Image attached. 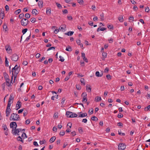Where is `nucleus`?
<instances>
[{
    "label": "nucleus",
    "mask_w": 150,
    "mask_h": 150,
    "mask_svg": "<svg viewBox=\"0 0 150 150\" xmlns=\"http://www.w3.org/2000/svg\"><path fill=\"white\" fill-rule=\"evenodd\" d=\"M20 70L18 68V66L17 65H16L14 67L12 68V73L13 75H14V76H11V83L13 84V83H14L15 81V80L16 77L15 76V75L16 74V76L18 74L19 71Z\"/></svg>",
    "instance_id": "obj_1"
},
{
    "label": "nucleus",
    "mask_w": 150,
    "mask_h": 150,
    "mask_svg": "<svg viewBox=\"0 0 150 150\" xmlns=\"http://www.w3.org/2000/svg\"><path fill=\"white\" fill-rule=\"evenodd\" d=\"M66 115L68 117H76L78 116L76 114L69 111L66 112Z\"/></svg>",
    "instance_id": "obj_2"
},
{
    "label": "nucleus",
    "mask_w": 150,
    "mask_h": 150,
    "mask_svg": "<svg viewBox=\"0 0 150 150\" xmlns=\"http://www.w3.org/2000/svg\"><path fill=\"white\" fill-rule=\"evenodd\" d=\"M19 117V116L17 114L13 113L11 115L10 118L11 119H10V120H18Z\"/></svg>",
    "instance_id": "obj_3"
},
{
    "label": "nucleus",
    "mask_w": 150,
    "mask_h": 150,
    "mask_svg": "<svg viewBox=\"0 0 150 150\" xmlns=\"http://www.w3.org/2000/svg\"><path fill=\"white\" fill-rule=\"evenodd\" d=\"M29 22V21L26 18H23L21 21V25L23 26L27 25Z\"/></svg>",
    "instance_id": "obj_4"
},
{
    "label": "nucleus",
    "mask_w": 150,
    "mask_h": 150,
    "mask_svg": "<svg viewBox=\"0 0 150 150\" xmlns=\"http://www.w3.org/2000/svg\"><path fill=\"white\" fill-rule=\"evenodd\" d=\"M3 75L6 82L7 83H8V84H7L9 85V76L8 75L6 72H5L3 73Z\"/></svg>",
    "instance_id": "obj_5"
},
{
    "label": "nucleus",
    "mask_w": 150,
    "mask_h": 150,
    "mask_svg": "<svg viewBox=\"0 0 150 150\" xmlns=\"http://www.w3.org/2000/svg\"><path fill=\"white\" fill-rule=\"evenodd\" d=\"M125 148V144L123 143L120 144L118 145L119 150H124Z\"/></svg>",
    "instance_id": "obj_6"
},
{
    "label": "nucleus",
    "mask_w": 150,
    "mask_h": 150,
    "mask_svg": "<svg viewBox=\"0 0 150 150\" xmlns=\"http://www.w3.org/2000/svg\"><path fill=\"white\" fill-rule=\"evenodd\" d=\"M9 98L8 101L7 108L6 111V116L8 117L9 115Z\"/></svg>",
    "instance_id": "obj_7"
},
{
    "label": "nucleus",
    "mask_w": 150,
    "mask_h": 150,
    "mask_svg": "<svg viewBox=\"0 0 150 150\" xmlns=\"http://www.w3.org/2000/svg\"><path fill=\"white\" fill-rule=\"evenodd\" d=\"M17 126V125L16 122H12L10 124V127L12 128V129H16Z\"/></svg>",
    "instance_id": "obj_8"
},
{
    "label": "nucleus",
    "mask_w": 150,
    "mask_h": 150,
    "mask_svg": "<svg viewBox=\"0 0 150 150\" xmlns=\"http://www.w3.org/2000/svg\"><path fill=\"white\" fill-rule=\"evenodd\" d=\"M18 59V56L16 54H14L11 57V59L12 61H16Z\"/></svg>",
    "instance_id": "obj_9"
},
{
    "label": "nucleus",
    "mask_w": 150,
    "mask_h": 150,
    "mask_svg": "<svg viewBox=\"0 0 150 150\" xmlns=\"http://www.w3.org/2000/svg\"><path fill=\"white\" fill-rule=\"evenodd\" d=\"M20 132V131H19V129H12L11 131V133L13 134L14 135H19V134H18V133Z\"/></svg>",
    "instance_id": "obj_10"
},
{
    "label": "nucleus",
    "mask_w": 150,
    "mask_h": 150,
    "mask_svg": "<svg viewBox=\"0 0 150 150\" xmlns=\"http://www.w3.org/2000/svg\"><path fill=\"white\" fill-rule=\"evenodd\" d=\"M21 104V102L19 101V100L17 102L16 105V110H17L20 108Z\"/></svg>",
    "instance_id": "obj_11"
},
{
    "label": "nucleus",
    "mask_w": 150,
    "mask_h": 150,
    "mask_svg": "<svg viewBox=\"0 0 150 150\" xmlns=\"http://www.w3.org/2000/svg\"><path fill=\"white\" fill-rule=\"evenodd\" d=\"M61 26H60V27L59 28V30H64V31H65L66 30V26L65 25H61Z\"/></svg>",
    "instance_id": "obj_12"
},
{
    "label": "nucleus",
    "mask_w": 150,
    "mask_h": 150,
    "mask_svg": "<svg viewBox=\"0 0 150 150\" xmlns=\"http://www.w3.org/2000/svg\"><path fill=\"white\" fill-rule=\"evenodd\" d=\"M87 114L86 112H84L83 113H82V114H81L79 115L78 117H86L87 116Z\"/></svg>",
    "instance_id": "obj_13"
},
{
    "label": "nucleus",
    "mask_w": 150,
    "mask_h": 150,
    "mask_svg": "<svg viewBox=\"0 0 150 150\" xmlns=\"http://www.w3.org/2000/svg\"><path fill=\"white\" fill-rule=\"evenodd\" d=\"M86 89L89 92H90L91 91V86L90 85L87 84L86 86Z\"/></svg>",
    "instance_id": "obj_14"
},
{
    "label": "nucleus",
    "mask_w": 150,
    "mask_h": 150,
    "mask_svg": "<svg viewBox=\"0 0 150 150\" xmlns=\"http://www.w3.org/2000/svg\"><path fill=\"white\" fill-rule=\"evenodd\" d=\"M7 84H8V83L6 82L2 84V87L3 88V90H4L5 88V86L6 85L8 87L9 86V85H8Z\"/></svg>",
    "instance_id": "obj_15"
},
{
    "label": "nucleus",
    "mask_w": 150,
    "mask_h": 150,
    "mask_svg": "<svg viewBox=\"0 0 150 150\" xmlns=\"http://www.w3.org/2000/svg\"><path fill=\"white\" fill-rule=\"evenodd\" d=\"M51 10L50 8H47L46 9V13L49 16L51 14Z\"/></svg>",
    "instance_id": "obj_16"
},
{
    "label": "nucleus",
    "mask_w": 150,
    "mask_h": 150,
    "mask_svg": "<svg viewBox=\"0 0 150 150\" xmlns=\"http://www.w3.org/2000/svg\"><path fill=\"white\" fill-rule=\"evenodd\" d=\"M101 100V97H99L98 96H97L95 97V101L96 102H97Z\"/></svg>",
    "instance_id": "obj_17"
},
{
    "label": "nucleus",
    "mask_w": 150,
    "mask_h": 150,
    "mask_svg": "<svg viewBox=\"0 0 150 150\" xmlns=\"http://www.w3.org/2000/svg\"><path fill=\"white\" fill-rule=\"evenodd\" d=\"M66 50L67 51L70 52L72 50V49L71 46L68 45L67 47Z\"/></svg>",
    "instance_id": "obj_18"
},
{
    "label": "nucleus",
    "mask_w": 150,
    "mask_h": 150,
    "mask_svg": "<svg viewBox=\"0 0 150 150\" xmlns=\"http://www.w3.org/2000/svg\"><path fill=\"white\" fill-rule=\"evenodd\" d=\"M73 31H69L67 33H65V35H67L68 36H71L74 33Z\"/></svg>",
    "instance_id": "obj_19"
},
{
    "label": "nucleus",
    "mask_w": 150,
    "mask_h": 150,
    "mask_svg": "<svg viewBox=\"0 0 150 150\" xmlns=\"http://www.w3.org/2000/svg\"><path fill=\"white\" fill-rule=\"evenodd\" d=\"M43 3V2L42 1L40 0L39 1L38 3V5L39 6L40 8H41L42 7Z\"/></svg>",
    "instance_id": "obj_20"
},
{
    "label": "nucleus",
    "mask_w": 150,
    "mask_h": 150,
    "mask_svg": "<svg viewBox=\"0 0 150 150\" xmlns=\"http://www.w3.org/2000/svg\"><path fill=\"white\" fill-rule=\"evenodd\" d=\"M3 28L4 31V32H6L7 31H8V29L7 28V25H6L4 24L3 25Z\"/></svg>",
    "instance_id": "obj_21"
},
{
    "label": "nucleus",
    "mask_w": 150,
    "mask_h": 150,
    "mask_svg": "<svg viewBox=\"0 0 150 150\" xmlns=\"http://www.w3.org/2000/svg\"><path fill=\"white\" fill-rule=\"evenodd\" d=\"M91 120H93V121H97L98 120V118L97 117H96L94 116L92 117H91Z\"/></svg>",
    "instance_id": "obj_22"
},
{
    "label": "nucleus",
    "mask_w": 150,
    "mask_h": 150,
    "mask_svg": "<svg viewBox=\"0 0 150 150\" xmlns=\"http://www.w3.org/2000/svg\"><path fill=\"white\" fill-rule=\"evenodd\" d=\"M55 139V136H53L50 138V139L49 140V141L50 142L52 143L54 141Z\"/></svg>",
    "instance_id": "obj_23"
},
{
    "label": "nucleus",
    "mask_w": 150,
    "mask_h": 150,
    "mask_svg": "<svg viewBox=\"0 0 150 150\" xmlns=\"http://www.w3.org/2000/svg\"><path fill=\"white\" fill-rule=\"evenodd\" d=\"M21 9H18L17 10L15 11V12H14V13L16 15H17L18 14H19L21 12Z\"/></svg>",
    "instance_id": "obj_24"
},
{
    "label": "nucleus",
    "mask_w": 150,
    "mask_h": 150,
    "mask_svg": "<svg viewBox=\"0 0 150 150\" xmlns=\"http://www.w3.org/2000/svg\"><path fill=\"white\" fill-rule=\"evenodd\" d=\"M5 65L6 66H8V62L7 60V59L6 57H5Z\"/></svg>",
    "instance_id": "obj_25"
},
{
    "label": "nucleus",
    "mask_w": 150,
    "mask_h": 150,
    "mask_svg": "<svg viewBox=\"0 0 150 150\" xmlns=\"http://www.w3.org/2000/svg\"><path fill=\"white\" fill-rule=\"evenodd\" d=\"M118 19L119 21L121 22H122L123 21V18L122 16H119Z\"/></svg>",
    "instance_id": "obj_26"
},
{
    "label": "nucleus",
    "mask_w": 150,
    "mask_h": 150,
    "mask_svg": "<svg viewBox=\"0 0 150 150\" xmlns=\"http://www.w3.org/2000/svg\"><path fill=\"white\" fill-rule=\"evenodd\" d=\"M4 16V11H3V12H1V13L0 14V17L1 19H3Z\"/></svg>",
    "instance_id": "obj_27"
},
{
    "label": "nucleus",
    "mask_w": 150,
    "mask_h": 150,
    "mask_svg": "<svg viewBox=\"0 0 150 150\" xmlns=\"http://www.w3.org/2000/svg\"><path fill=\"white\" fill-rule=\"evenodd\" d=\"M17 140L18 141L21 142L23 143V141L22 140V138L20 136H18L17 138Z\"/></svg>",
    "instance_id": "obj_28"
},
{
    "label": "nucleus",
    "mask_w": 150,
    "mask_h": 150,
    "mask_svg": "<svg viewBox=\"0 0 150 150\" xmlns=\"http://www.w3.org/2000/svg\"><path fill=\"white\" fill-rule=\"evenodd\" d=\"M88 113L90 115L93 114V109L91 108L89 109L88 110Z\"/></svg>",
    "instance_id": "obj_29"
},
{
    "label": "nucleus",
    "mask_w": 150,
    "mask_h": 150,
    "mask_svg": "<svg viewBox=\"0 0 150 150\" xmlns=\"http://www.w3.org/2000/svg\"><path fill=\"white\" fill-rule=\"evenodd\" d=\"M9 45H6L5 46V48L6 51L8 53H9Z\"/></svg>",
    "instance_id": "obj_30"
},
{
    "label": "nucleus",
    "mask_w": 150,
    "mask_h": 150,
    "mask_svg": "<svg viewBox=\"0 0 150 150\" xmlns=\"http://www.w3.org/2000/svg\"><path fill=\"white\" fill-rule=\"evenodd\" d=\"M100 19L101 20V21H103L104 20V14L103 13H101L100 15Z\"/></svg>",
    "instance_id": "obj_31"
},
{
    "label": "nucleus",
    "mask_w": 150,
    "mask_h": 150,
    "mask_svg": "<svg viewBox=\"0 0 150 150\" xmlns=\"http://www.w3.org/2000/svg\"><path fill=\"white\" fill-rule=\"evenodd\" d=\"M76 88L78 90H80L81 88V87L79 85L76 84Z\"/></svg>",
    "instance_id": "obj_32"
},
{
    "label": "nucleus",
    "mask_w": 150,
    "mask_h": 150,
    "mask_svg": "<svg viewBox=\"0 0 150 150\" xmlns=\"http://www.w3.org/2000/svg\"><path fill=\"white\" fill-rule=\"evenodd\" d=\"M79 132V133H81L83 132L82 128L81 127H79L78 128Z\"/></svg>",
    "instance_id": "obj_33"
},
{
    "label": "nucleus",
    "mask_w": 150,
    "mask_h": 150,
    "mask_svg": "<svg viewBox=\"0 0 150 150\" xmlns=\"http://www.w3.org/2000/svg\"><path fill=\"white\" fill-rule=\"evenodd\" d=\"M36 12H37V11L35 9H33L32 11V13L33 14L35 13V15H37V13H36Z\"/></svg>",
    "instance_id": "obj_34"
},
{
    "label": "nucleus",
    "mask_w": 150,
    "mask_h": 150,
    "mask_svg": "<svg viewBox=\"0 0 150 150\" xmlns=\"http://www.w3.org/2000/svg\"><path fill=\"white\" fill-rule=\"evenodd\" d=\"M65 134V132L64 131H63L62 132H60L59 133V135L60 136H64Z\"/></svg>",
    "instance_id": "obj_35"
},
{
    "label": "nucleus",
    "mask_w": 150,
    "mask_h": 150,
    "mask_svg": "<svg viewBox=\"0 0 150 150\" xmlns=\"http://www.w3.org/2000/svg\"><path fill=\"white\" fill-rule=\"evenodd\" d=\"M24 16V14L23 13H21L19 15L18 18L20 19H21Z\"/></svg>",
    "instance_id": "obj_36"
},
{
    "label": "nucleus",
    "mask_w": 150,
    "mask_h": 150,
    "mask_svg": "<svg viewBox=\"0 0 150 150\" xmlns=\"http://www.w3.org/2000/svg\"><path fill=\"white\" fill-rule=\"evenodd\" d=\"M2 128L4 130H6V129H8L6 126L5 124H3L2 126Z\"/></svg>",
    "instance_id": "obj_37"
},
{
    "label": "nucleus",
    "mask_w": 150,
    "mask_h": 150,
    "mask_svg": "<svg viewBox=\"0 0 150 150\" xmlns=\"http://www.w3.org/2000/svg\"><path fill=\"white\" fill-rule=\"evenodd\" d=\"M81 82L84 85H85V82H84V79L82 78H81L80 80Z\"/></svg>",
    "instance_id": "obj_38"
},
{
    "label": "nucleus",
    "mask_w": 150,
    "mask_h": 150,
    "mask_svg": "<svg viewBox=\"0 0 150 150\" xmlns=\"http://www.w3.org/2000/svg\"><path fill=\"white\" fill-rule=\"evenodd\" d=\"M25 17L27 18H28L30 17V15L28 13H26L25 15Z\"/></svg>",
    "instance_id": "obj_39"
},
{
    "label": "nucleus",
    "mask_w": 150,
    "mask_h": 150,
    "mask_svg": "<svg viewBox=\"0 0 150 150\" xmlns=\"http://www.w3.org/2000/svg\"><path fill=\"white\" fill-rule=\"evenodd\" d=\"M56 4L58 8H62V6L60 4H59L57 2H56Z\"/></svg>",
    "instance_id": "obj_40"
},
{
    "label": "nucleus",
    "mask_w": 150,
    "mask_h": 150,
    "mask_svg": "<svg viewBox=\"0 0 150 150\" xmlns=\"http://www.w3.org/2000/svg\"><path fill=\"white\" fill-rule=\"evenodd\" d=\"M102 56L104 58H105L107 56V53L105 52H103Z\"/></svg>",
    "instance_id": "obj_41"
},
{
    "label": "nucleus",
    "mask_w": 150,
    "mask_h": 150,
    "mask_svg": "<svg viewBox=\"0 0 150 150\" xmlns=\"http://www.w3.org/2000/svg\"><path fill=\"white\" fill-rule=\"evenodd\" d=\"M58 115L57 112L55 113L54 115V117L55 118H57L58 117Z\"/></svg>",
    "instance_id": "obj_42"
},
{
    "label": "nucleus",
    "mask_w": 150,
    "mask_h": 150,
    "mask_svg": "<svg viewBox=\"0 0 150 150\" xmlns=\"http://www.w3.org/2000/svg\"><path fill=\"white\" fill-rule=\"evenodd\" d=\"M108 28L109 29H113V26L112 25H108Z\"/></svg>",
    "instance_id": "obj_43"
},
{
    "label": "nucleus",
    "mask_w": 150,
    "mask_h": 150,
    "mask_svg": "<svg viewBox=\"0 0 150 150\" xmlns=\"http://www.w3.org/2000/svg\"><path fill=\"white\" fill-rule=\"evenodd\" d=\"M59 58L60 59L59 60V61H61L62 62H63L64 61V59L61 56H59Z\"/></svg>",
    "instance_id": "obj_44"
},
{
    "label": "nucleus",
    "mask_w": 150,
    "mask_h": 150,
    "mask_svg": "<svg viewBox=\"0 0 150 150\" xmlns=\"http://www.w3.org/2000/svg\"><path fill=\"white\" fill-rule=\"evenodd\" d=\"M45 139L43 140L42 141H40V143L41 145L45 143Z\"/></svg>",
    "instance_id": "obj_45"
},
{
    "label": "nucleus",
    "mask_w": 150,
    "mask_h": 150,
    "mask_svg": "<svg viewBox=\"0 0 150 150\" xmlns=\"http://www.w3.org/2000/svg\"><path fill=\"white\" fill-rule=\"evenodd\" d=\"M95 74L96 76L98 77H100V73L98 71H96Z\"/></svg>",
    "instance_id": "obj_46"
},
{
    "label": "nucleus",
    "mask_w": 150,
    "mask_h": 150,
    "mask_svg": "<svg viewBox=\"0 0 150 150\" xmlns=\"http://www.w3.org/2000/svg\"><path fill=\"white\" fill-rule=\"evenodd\" d=\"M27 30L28 29L27 28H25L23 30L22 32L23 33V34H25L27 31Z\"/></svg>",
    "instance_id": "obj_47"
},
{
    "label": "nucleus",
    "mask_w": 150,
    "mask_h": 150,
    "mask_svg": "<svg viewBox=\"0 0 150 150\" xmlns=\"http://www.w3.org/2000/svg\"><path fill=\"white\" fill-rule=\"evenodd\" d=\"M30 21L32 23H34L35 22V19L34 18H31Z\"/></svg>",
    "instance_id": "obj_48"
},
{
    "label": "nucleus",
    "mask_w": 150,
    "mask_h": 150,
    "mask_svg": "<svg viewBox=\"0 0 150 150\" xmlns=\"http://www.w3.org/2000/svg\"><path fill=\"white\" fill-rule=\"evenodd\" d=\"M87 98L86 96V97L83 96V100H82L83 101L86 102L87 101Z\"/></svg>",
    "instance_id": "obj_49"
},
{
    "label": "nucleus",
    "mask_w": 150,
    "mask_h": 150,
    "mask_svg": "<svg viewBox=\"0 0 150 150\" xmlns=\"http://www.w3.org/2000/svg\"><path fill=\"white\" fill-rule=\"evenodd\" d=\"M13 98L12 97L11 94L10 96V103L11 102H13Z\"/></svg>",
    "instance_id": "obj_50"
},
{
    "label": "nucleus",
    "mask_w": 150,
    "mask_h": 150,
    "mask_svg": "<svg viewBox=\"0 0 150 150\" xmlns=\"http://www.w3.org/2000/svg\"><path fill=\"white\" fill-rule=\"evenodd\" d=\"M78 2L80 4H83V0H78Z\"/></svg>",
    "instance_id": "obj_51"
},
{
    "label": "nucleus",
    "mask_w": 150,
    "mask_h": 150,
    "mask_svg": "<svg viewBox=\"0 0 150 150\" xmlns=\"http://www.w3.org/2000/svg\"><path fill=\"white\" fill-rule=\"evenodd\" d=\"M109 70V68L108 67H106L104 70V72L105 73H107Z\"/></svg>",
    "instance_id": "obj_52"
},
{
    "label": "nucleus",
    "mask_w": 150,
    "mask_h": 150,
    "mask_svg": "<svg viewBox=\"0 0 150 150\" xmlns=\"http://www.w3.org/2000/svg\"><path fill=\"white\" fill-rule=\"evenodd\" d=\"M28 114V111L27 110H26L24 111L23 112V116L24 117L27 115Z\"/></svg>",
    "instance_id": "obj_53"
},
{
    "label": "nucleus",
    "mask_w": 150,
    "mask_h": 150,
    "mask_svg": "<svg viewBox=\"0 0 150 150\" xmlns=\"http://www.w3.org/2000/svg\"><path fill=\"white\" fill-rule=\"evenodd\" d=\"M106 77L108 79H111V76L110 74L107 75Z\"/></svg>",
    "instance_id": "obj_54"
},
{
    "label": "nucleus",
    "mask_w": 150,
    "mask_h": 150,
    "mask_svg": "<svg viewBox=\"0 0 150 150\" xmlns=\"http://www.w3.org/2000/svg\"><path fill=\"white\" fill-rule=\"evenodd\" d=\"M81 96L83 97V96H87V94L85 92H83L81 95Z\"/></svg>",
    "instance_id": "obj_55"
},
{
    "label": "nucleus",
    "mask_w": 150,
    "mask_h": 150,
    "mask_svg": "<svg viewBox=\"0 0 150 150\" xmlns=\"http://www.w3.org/2000/svg\"><path fill=\"white\" fill-rule=\"evenodd\" d=\"M123 117V115L122 114L120 113L119 114L117 115V117L119 118L122 117Z\"/></svg>",
    "instance_id": "obj_56"
},
{
    "label": "nucleus",
    "mask_w": 150,
    "mask_h": 150,
    "mask_svg": "<svg viewBox=\"0 0 150 150\" xmlns=\"http://www.w3.org/2000/svg\"><path fill=\"white\" fill-rule=\"evenodd\" d=\"M68 144L67 142H65L64 143L63 146V148H64L66 147L67 145Z\"/></svg>",
    "instance_id": "obj_57"
},
{
    "label": "nucleus",
    "mask_w": 150,
    "mask_h": 150,
    "mask_svg": "<svg viewBox=\"0 0 150 150\" xmlns=\"http://www.w3.org/2000/svg\"><path fill=\"white\" fill-rule=\"evenodd\" d=\"M21 137H24L26 138L27 137L26 134L24 132H23V133L22 134Z\"/></svg>",
    "instance_id": "obj_58"
},
{
    "label": "nucleus",
    "mask_w": 150,
    "mask_h": 150,
    "mask_svg": "<svg viewBox=\"0 0 150 150\" xmlns=\"http://www.w3.org/2000/svg\"><path fill=\"white\" fill-rule=\"evenodd\" d=\"M5 9H6V11H8L9 10V7L8 5H6L5 6Z\"/></svg>",
    "instance_id": "obj_59"
},
{
    "label": "nucleus",
    "mask_w": 150,
    "mask_h": 150,
    "mask_svg": "<svg viewBox=\"0 0 150 150\" xmlns=\"http://www.w3.org/2000/svg\"><path fill=\"white\" fill-rule=\"evenodd\" d=\"M23 64L25 66L27 65L28 62L26 61H24L23 62Z\"/></svg>",
    "instance_id": "obj_60"
},
{
    "label": "nucleus",
    "mask_w": 150,
    "mask_h": 150,
    "mask_svg": "<svg viewBox=\"0 0 150 150\" xmlns=\"http://www.w3.org/2000/svg\"><path fill=\"white\" fill-rule=\"evenodd\" d=\"M53 130L55 132H56L57 130V128L56 127L54 126L53 128Z\"/></svg>",
    "instance_id": "obj_61"
},
{
    "label": "nucleus",
    "mask_w": 150,
    "mask_h": 150,
    "mask_svg": "<svg viewBox=\"0 0 150 150\" xmlns=\"http://www.w3.org/2000/svg\"><path fill=\"white\" fill-rule=\"evenodd\" d=\"M30 35H31V33L30 32V34H29V36H28V37H27V38H26V40H25L26 41H28V40L29 39H30Z\"/></svg>",
    "instance_id": "obj_62"
},
{
    "label": "nucleus",
    "mask_w": 150,
    "mask_h": 150,
    "mask_svg": "<svg viewBox=\"0 0 150 150\" xmlns=\"http://www.w3.org/2000/svg\"><path fill=\"white\" fill-rule=\"evenodd\" d=\"M65 100H66L65 98L64 97H63L62 100V102H61V103H64V101H65Z\"/></svg>",
    "instance_id": "obj_63"
},
{
    "label": "nucleus",
    "mask_w": 150,
    "mask_h": 150,
    "mask_svg": "<svg viewBox=\"0 0 150 150\" xmlns=\"http://www.w3.org/2000/svg\"><path fill=\"white\" fill-rule=\"evenodd\" d=\"M77 43L79 45H80L81 41L80 40H77L76 41Z\"/></svg>",
    "instance_id": "obj_64"
}]
</instances>
